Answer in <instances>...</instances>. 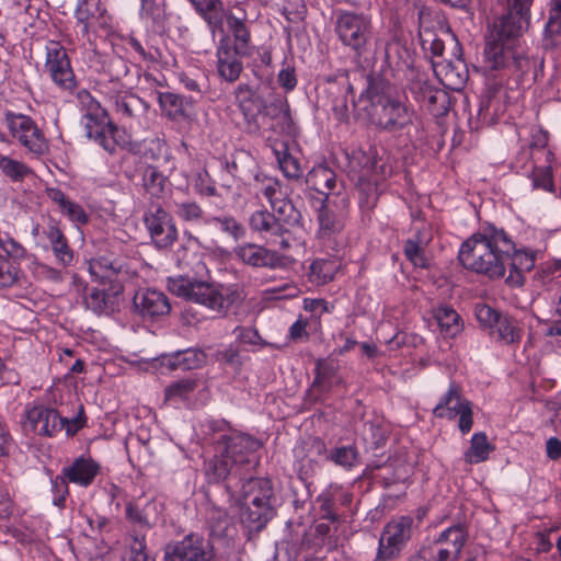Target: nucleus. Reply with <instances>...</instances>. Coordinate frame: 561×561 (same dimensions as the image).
Returning a JSON list of instances; mask_svg holds the SVG:
<instances>
[{
  "mask_svg": "<svg viewBox=\"0 0 561 561\" xmlns=\"http://www.w3.org/2000/svg\"><path fill=\"white\" fill-rule=\"evenodd\" d=\"M514 243L503 230L484 229L467 239L459 251L461 264L491 278L504 277Z\"/></svg>",
  "mask_w": 561,
  "mask_h": 561,
  "instance_id": "nucleus-1",
  "label": "nucleus"
},
{
  "mask_svg": "<svg viewBox=\"0 0 561 561\" xmlns=\"http://www.w3.org/2000/svg\"><path fill=\"white\" fill-rule=\"evenodd\" d=\"M168 288L172 294L201 304L218 313L227 312L230 307L245 298L243 288L237 285L220 289L214 284L184 276L169 278Z\"/></svg>",
  "mask_w": 561,
  "mask_h": 561,
  "instance_id": "nucleus-2",
  "label": "nucleus"
},
{
  "mask_svg": "<svg viewBox=\"0 0 561 561\" xmlns=\"http://www.w3.org/2000/svg\"><path fill=\"white\" fill-rule=\"evenodd\" d=\"M256 448L257 443L244 434L233 431L221 434L215 442V455L207 472L215 480L226 479L228 476L240 477L250 465L249 454Z\"/></svg>",
  "mask_w": 561,
  "mask_h": 561,
  "instance_id": "nucleus-3",
  "label": "nucleus"
},
{
  "mask_svg": "<svg viewBox=\"0 0 561 561\" xmlns=\"http://www.w3.org/2000/svg\"><path fill=\"white\" fill-rule=\"evenodd\" d=\"M375 87L368 89L369 115L374 124L389 131L401 130L413 124L415 114L412 110L389 94L375 93Z\"/></svg>",
  "mask_w": 561,
  "mask_h": 561,
  "instance_id": "nucleus-4",
  "label": "nucleus"
},
{
  "mask_svg": "<svg viewBox=\"0 0 561 561\" xmlns=\"http://www.w3.org/2000/svg\"><path fill=\"white\" fill-rule=\"evenodd\" d=\"M273 496L272 482L268 479H249L242 485L241 505L244 518L256 527H262L274 515L271 505Z\"/></svg>",
  "mask_w": 561,
  "mask_h": 561,
  "instance_id": "nucleus-5",
  "label": "nucleus"
},
{
  "mask_svg": "<svg viewBox=\"0 0 561 561\" xmlns=\"http://www.w3.org/2000/svg\"><path fill=\"white\" fill-rule=\"evenodd\" d=\"M510 21H500L495 25L484 48V67L489 70H500L516 64L522 67V58L515 50V37L507 33Z\"/></svg>",
  "mask_w": 561,
  "mask_h": 561,
  "instance_id": "nucleus-6",
  "label": "nucleus"
},
{
  "mask_svg": "<svg viewBox=\"0 0 561 561\" xmlns=\"http://www.w3.org/2000/svg\"><path fill=\"white\" fill-rule=\"evenodd\" d=\"M467 530L455 525L444 530L428 547L422 548L409 561H455L467 540Z\"/></svg>",
  "mask_w": 561,
  "mask_h": 561,
  "instance_id": "nucleus-7",
  "label": "nucleus"
},
{
  "mask_svg": "<svg viewBox=\"0 0 561 561\" xmlns=\"http://www.w3.org/2000/svg\"><path fill=\"white\" fill-rule=\"evenodd\" d=\"M433 413L440 419L454 420L459 416L458 427L462 434L471 431L473 424L472 404L463 398L461 388L450 383L447 392L440 398Z\"/></svg>",
  "mask_w": 561,
  "mask_h": 561,
  "instance_id": "nucleus-8",
  "label": "nucleus"
},
{
  "mask_svg": "<svg viewBox=\"0 0 561 561\" xmlns=\"http://www.w3.org/2000/svg\"><path fill=\"white\" fill-rule=\"evenodd\" d=\"M5 123L11 136L30 153L39 157L48 150V144L42 129L30 116L8 114Z\"/></svg>",
  "mask_w": 561,
  "mask_h": 561,
  "instance_id": "nucleus-9",
  "label": "nucleus"
},
{
  "mask_svg": "<svg viewBox=\"0 0 561 561\" xmlns=\"http://www.w3.org/2000/svg\"><path fill=\"white\" fill-rule=\"evenodd\" d=\"M46 57L44 70L53 82L64 90L76 87V77L66 48L58 42L50 41L45 47Z\"/></svg>",
  "mask_w": 561,
  "mask_h": 561,
  "instance_id": "nucleus-10",
  "label": "nucleus"
},
{
  "mask_svg": "<svg viewBox=\"0 0 561 561\" xmlns=\"http://www.w3.org/2000/svg\"><path fill=\"white\" fill-rule=\"evenodd\" d=\"M335 31L345 46L360 54L370 35V22L363 14L344 12L337 16Z\"/></svg>",
  "mask_w": 561,
  "mask_h": 561,
  "instance_id": "nucleus-11",
  "label": "nucleus"
},
{
  "mask_svg": "<svg viewBox=\"0 0 561 561\" xmlns=\"http://www.w3.org/2000/svg\"><path fill=\"white\" fill-rule=\"evenodd\" d=\"M213 545L197 534H190L165 548L164 561H211Z\"/></svg>",
  "mask_w": 561,
  "mask_h": 561,
  "instance_id": "nucleus-12",
  "label": "nucleus"
},
{
  "mask_svg": "<svg viewBox=\"0 0 561 561\" xmlns=\"http://www.w3.org/2000/svg\"><path fill=\"white\" fill-rule=\"evenodd\" d=\"M411 517H400L388 523L379 540L377 561L394 559L411 537Z\"/></svg>",
  "mask_w": 561,
  "mask_h": 561,
  "instance_id": "nucleus-13",
  "label": "nucleus"
},
{
  "mask_svg": "<svg viewBox=\"0 0 561 561\" xmlns=\"http://www.w3.org/2000/svg\"><path fill=\"white\" fill-rule=\"evenodd\" d=\"M145 226L152 242L160 249H168L178 239V229L172 217L160 205L151 206L144 216Z\"/></svg>",
  "mask_w": 561,
  "mask_h": 561,
  "instance_id": "nucleus-14",
  "label": "nucleus"
},
{
  "mask_svg": "<svg viewBox=\"0 0 561 561\" xmlns=\"http://www.w3.org/2000/svg\"><path fill=\"white\" fill-rule=\"evenodd\" d=\"M249 226L265 240L266 244L278 247L280 250L290 248L288 231L272 213L254 211L249 218Z\"/></svg>",
  "mask_w": 561,
  "mask_h": 561,
  "instance_id": "nucleus-15",
  "label": "nucleus"
},
{
  "mask_svg": "<svg viewBox=\"0 0 561 561\" xmlns=\"http://www.w3.org/2000/svg\"><path fill=\"white\" fill-rule=\"evenodd\" d=\"M67 420L61 417L55 409L46 405H34L25 410L23 428L42 436H53L60 432Z\"/></svg>",
  "mask_w": 561,
  "mask_h": 561,
  "instance_id": "nucleus-16",
  "label": "nucleus"
},
{
  "mask_svg": "<svg viewBox=\"0 0 561 561\" xmlns=\"http://www.w3.org/2000/svg\"><path fill=\"white\" fill-rule=\"evenodd\" d=\"M100 470L101 466L98 461L91 457L81 456L62 469V477L53 480V488L56 490L62 489L64 493H67L66 480L81 486H89L100 473Z\"/></svg>",
  "mask_w": 561,
  "mask_h": 561,
  "instance_id": "nucleus-17",
  "label": "nucleus"
},
{
  "mask_svg": "<svg viewBox=\"0 0 561 561\" xmlns=\"http://www.w3.org/2000/svg\"><path fill=\"white\" fill-rule=\"evenodd\" d=\"M88 271L94 282L113 287L124 286L131 277L129 268L118 260L105 256L94 257L88 262Z\"/></svg>",
  "mask_w": 561,
  "mask_h": 561,
  "instance_id": "nucleus-18",
  "label": "nucleus"
},
{
  "mask_svg": "<svg viewBox=\"0 0 561 561\" xmlns=\"http://www.w3.org/2000/svg\"><path fill=\"white\" fill-rule=\"evenodd\" d=\"M334 204V201L331 198H325L322 207L319 209L317 238L322 242H329L344 229L345 213L343 209L335 211L333 208Z\"/></svg>",
  "mask_w": 561,
  "mask_h": 561,
  "instance_id": "nucleus-19",
  "label": "nucleus"
},
{
  "mask_svg": "<svg viewBox=\"0 0 561 561\" xmlns=\"http://www.w3.org/2000/svg\"><path fill=\"white\" fill-rule=\"evenodd\" d=\"M216 55L219 77L230 83L237 81L243 70V65L239 54L232 49L229 37L225 36L219 41Z\"/></svg>",
  "mask_w": 561,
  "mask_h": 561,
  "instance_id": "nucleus-20",
  "label": "nucleus"
},
{
  "mask_svg": "<svg viewBox=\"0 0 561 561\" xmlns=\"http://www.w3.org/2000/svg\"><path fill=\"white\" fill-rule=\"evenodd\" d=\"M236 103L241 111L250 131L260 129L259 115L262 110V100L248 84H239L234 90Z\"/></svg>",
  "mask_w": 561,
  "mask_h": 561,
  "instance_id": "nucleus-21",
  "label": "nucleus"
},
{
  "mask_svg": "<svg viewBox=\"0 0 561 561\" xmlns=\"http://www.w3.org/2000/svg\"><path fill=\"white\" fill-rule=\"evenodd\" d=\"M234 255L244 264L253 267L274 268L282 262L276 251L255 243H244L234 249Z\"/></svg>",
  "mask_w": 561,
  "mask_h": 561,
  "instance_id": "nucleus-22",
  "label": "nucleus"
},
{
  "mask_svg": "<svg viewBox=\"0 0 561 561\" xmlns=\"http://www.w3.org/2000/svg\"><path fill=\"white\" fill-rule=\"evenodd\" d=\"M87 136L96 141L106 151L115 150L114 133L116 127L110 122L107 113L83 117Z\"/></svg>",
  "mask_w": 561,
  "mask_h": 561,
  "instance_id": "nucleus-23",
  "label": "nucleus"
},
{
  "mask_svg": "<svg viewBox=\"0 0 561 561\" xmlns=\"http://www.w3.org/2000/svg\"><path fill=\"white\" fill-rule=\"evenodd\" d=\"M433 69L442 84L450 90L458 91L467 82L468 71L460 58L454 61L446 59L433 61Z\"/></svg>",
  "mask_w": 561,
  "mask_h": 561,
  "instance_id": "nucleus-24",
  "label": "nucleus"
},
{
  "mask_svg": "<svg viewBox=\"0 0 561 561\" xmlns=\"http://www.w3.org/2000/svg\"><path fill=\"white\" fill-rule=\"evenodd\" d=\"M134 306L144 317L150 318L167 316L171 310L168 297L163 293L153 289L136 293Z\"/></svg>",
  "mask_w": 561,
  "mask_h": 561,
  "instance_id": "nucleus-25",
  "label": "nucleus"
},
{
  "mask_svg": "<svg viewBox=\"0 0 561 561\" xmlns=\"http://www.w3.org/2000/svg\"><path fill=\"white\" fill-rule=\"evenodd\" d=\"M124 286L116 285L107 289L94 288L85 298L88 308L95 313H111L119 308Z\"/></svg>",
  "mask_w": 561,
  "mask_h": 561,
  "instance_id": "nucleus-26",
  "label": "nucleus"
},
{
  "mask_svg": "<svg viewBox=\"0 0 561 561\" xmlns=\"http://www.w3.org/2000/svg\"><path fill=\"white\" fill-rule=\"evenodd\" d=\"M43 233L49 241L56 260L61 265L68 266L73 260V252L60 228V222L53 217H48L47 226Z\"/></svg>",
  "mask_w": 561,
  "mask_h": 561,
  "instance_id": "nucleus-27",
  "label": "nucleus"
},
{
  "mask_svg": "<svg viewBox=\"0 0 561 561\" xmlns=\"http://www.w3.org/2000/svg\"><path fill=\"white\" fill-rule=\"evenodd\" d=\"M433 317L444 337L454 339L463 329V323L458 312L448 306H439L433 310Z\"/></svg>",
  "mask_w": 561,
  "mask_h": 561,
  "instance_id": "nucleus-28",
  "label": "nucleus"
},
{
  "mask_svg": "<svg viewBox=\"0 0 561 561\" xmlns=\"http://www.w3.org/2000/svg\"><path fill=\"white\" fill-rule=\"evenodd\" d=\"M507 266H510V274L506 277V283L512 286H520L524 283V273L531 271L535 266V256L527 252L513 250Z\"/></svg>",
  "mask_w": 561,
  "mask_h": 561,
  "instance_id": "nucleus-29",
  "label": "nucleus"
},
{
  "mask_svg": "<svg viewBox=\"0 0 561 561\" xmlns=\"http://www.w3.org/2000/svg\"><path fill=\"white\" fill-rule=\"evenodd\" d=\"M490 335L496 342L511 345L519 343L523 330L515 319L502 316L490 331Z\"/></svg>",
  "mask_w": 561,
  "mask_h": 561,
  "instance_id": "nucleus-30",
  "label": "nucleus"
},
{
  "mask_svg": "<svg viewBox=\"0 0 561 561\" xmlns=\"http://www.w3.org/2000/svg\"><path fill=\"white\" fill-rule=\"evenodd\" d=\"M229 30L233 35V44H231L234 53L240 57H249L252 55L251 35L243 21L233 15H227Z\"/></svg>",
  "mask_w": 561,
  "mask_h": 561,
  "instance_id": "nucleus-31",
  "label": "nucleus"
},
{
  "mask_svg": "<svg viewBox=\"0 0 561 561\" xmlns=\"http://www.w3.org/2000/svg\"><path fill=\"white\" fill-rule=\"evenodd\" d=\"M533 0H508V14L500 21H510L507 33L511 35H519L525 24L529 7Z\"/></svg>",
  "mask_w": 561,
  "mask_h": 561,
  "instance_id": "nucleus-32",
  "label": "nucleus"
},
{
  "mask_svg": "<svg viewBox=\"0 0 561 561\" xmlns=\"http://www.w3.org/2000/svg\"><path fill=\"white\" fill-rule=\"evenodd\" d=\"M307 183L312 190L330 198L329 193L336 185V176L330 168L317 165L308 173Z\"/></svg>",
  "mask_w": 561,
  "mask_h": 561,
  "instance_id": "nucleus-33",
  "label": "nucleus"
},
{
  "mask_svg": "<svg viewBox=\"0 0 561 561\" xmlns=\"http://www.w3.org/2000/svg\"><path fill=\"white\" fill-rule=\"evenodd\" d=\"M190 2L211 26L213 31L221 28L226 12L220 0H190Z\"/></svg>",
  "mask_w": 561,
  "mask_h": 561,
  "instance_id": "nucleus-34",
  "label": "nucleus"
},
{
  "mask_svg": "<svg viewBox=\"0 0 561 561\" xmlns=\"http://www.w3.org/2000/svg\"><path fill=\"white\" fill-rule=\"evenodd\" d=\"M206 359L207 356L202 350L188 348L173 357H163L162 363L172 369L181 367L182 369L191 370L202 367Z\"/></svg>",
  "mask_w": 561,
  "mask_h": 561,
  "instance_id": "nucleus-35",
  "label": "nucleus"
},
{
  "mask_svg": "<svg viewBox=\"0 0 561 561\" xmlns=\"http://www.w3.org/2000/svg\"><path fill=\"white\" fill-rule=\"evenodd\" d=\"M339 267L334 260L318 259L310 265L309 279L318 286L324 285L334 278Z\"/></svg>",
  "mask_w": 561,
  "mask_h": 561,
  "instance_id": "nucleus-36",
  "label": "nucleus"
},
{
  "mask_svg": "<svg viewBox=\"0 0 561 561\" xmlns=\"http://www.w3.org/2000/svg\"><path fill=\"white\" fill-rule=\"evenodd\" d=\"M492 450L493 446L488 442L485 433H476L470 440L469 449L463 454V459L470 465L479 463L485 461Z\"/></svg>",
  "mask_w": 561,
  "mask_h": 561,
  "instance_id": "nucleus-37",
  "label": "nucleus"
},
{
  "mask_svg": "<svg viewBox=\"0 0 561 561\" xmlns=\"http://www.w3.org/2000/svg\"><path fill=\"white\" fill-rule=\"evenodd\" d=\"M197 382L194 379L186 378L170 383L164 390V401L171 404L187 400L195 391Z\"/></svg>",
  "mask_w": 561,
  "mask_h": 561,
  "instance_id": "nucleus-38",
  "label": "nucleus"
},
{
  "mask_svg": "<svg viewBox=\"0 0 561 561\" xmlns=\"http://www.w3.org/2000/svg\"><path fill=\"white\" fill-rule=\"evenodd\" d=\"M426 245L427 241L422 240L419 236L407 240L403 249L404 255L415 267H428V260L425 255Z\"/></svg>",
  "mask_w": 561,
  "mask_h": 561,
  "instance_id": "nucleus-39",
  "label": "nucleus"
},
{
  "mask_svg": "<svg viewBox=\"0 0 561 561\" xmlns=\"http://www.w3.org/2000/svg\"><path fill=\"white\" fill-rule=\"evenodd\" d=\"M1 172L14 182H21L33 174V170L25 163L0 153Z\"/></svg>",
  "mask_w": 561,
  "mask_h": 561,
  "instance_id": "nucleus-40",
  "label": "nucleus"
},
{
  "mask_svg": "<svg viewBox=\"0 0 561 561\" xmlns=\"http://www.w3.org/2000/svg\"><path fill=\"white\" fill-rule=\"evenodd\" d=\"M546 32L552 38V46L561 45V0L551 1L550 16Z\"/></svg>",
  "mask_w": 561,
  "mask_h": 561,
  "instance_id": "nucleus-41",
  "label": "nucleus"
},
{
  "mask_svg": "<svg viewBox=\"0 0 561 561\" xmlns=\"http://www.w3.org/2000/svg\"><path fill=\"white\" fill-rule=\"evenodd\" d=\"M329 458L337 466L351 469L359 462V454L354 446H343L331 451Z\"/></svg>",
  "mask_w": 561,
  "mask_h": 561,
  "instance_id": "nucleus-42",
  "label": "nucleus"
},
{
  "mask_svg": "<svg viewBox=\"0 0 561 561\" xmlns=\"http://www.w3.org/2000/svg\"><path fill=\"white\" fill-rule=\"evenodd\" d=\"M115 108L125 118H131L141 108V101L134 94L125 93L115 98Z\"/></svg>",
  "mask_w": 561,
  "mask_h": 561,
  "instance_id": "nucleus-43",
  "label": "nucleus"
},
{
  "mask_svg": "<svg viewBox=\"0 0 561 561\" xmlns=\"http://www.w3.org/2000/svg\"><path fill=\"white\" fill-rule=\"evenodd\" d=\"M175 214L184 221L198 222L204 218L202 207L195 202H182L175 204Z\"/></svg>",
  "mask_w": 561,
  "mask_h": 561,
  "instance_id": "nucleus-44",
  "label": "nucleus"
},
{
  "mask_svg": "<svg viewBox=\"0 0 561 561\" xmlns=\"http://www.w3.org/2000/svg\"><path fill=\"white\" fill-rule=\"evenodd\" d=\"M18 263L10 261V259L3 255H0V287L13 285L18 279Z\"/></svg>",
  "mask_w": 561,
  "mask_h": 561,
  "instance_id": "nucleus-45",
  "label": "nucleus"
},
{
  "mask_svg": "<svg viewBox=\"0 0 561 561\" xmlns=\"http://www.w3.org/2000/svg\"><path fill=\"white\" fill-rule=\"evenodd\" d=\"M255 181L261 184L260 192L267 198L271 206L276 208V201L280 194L279 182L272 178H260L259 175L255 176Z\"/></svg>",
  "mask_w": 561,
  "mask_h": 561,
  "instance_id": "nucleus-46",
  "label": "nucleus"
},
{
  "mask_svg": "<svg viewBox=\"0 0 561 561\" xmlns=\"http://www.w3.org/2000/svg\"><path fill=\"white\" fill-rule=\"evenodd\" d=\"M423 48L430 50L434 57H442L445 49V42L435 33L424 30L421 33Z\"/></svg>",
  "mask_w": 561,
  "mask_h": 561,
  "instance_id": "nucleus-47",
  "label": "nucleus"
},
{
  "mask_svg": "<svg viewBox=\"0 0 561 561\" xmlns=\"http://www.w3.org/2000/svg\"><path fill=\"white\" fill-rule=\"evenodd\" d=\"M0 248L8 254V259L15 263L26 254L24 247L8 234L0 237Z\"/></svg>",
  "mask_w": 561,
  "mask_h": 561,
  "instance_id": "nucleus-48",
  "label": "nucleus"
},
{
  "mask_svg": "<svg viewBox=\"0 0 561 561\" xmlns=\"http://www.w3.org/2000/svg\"><path fill=\"white\" fill-rule=\"evenodd\" d=\"M78 100L84 112L83 117L106 113L101 104L85 90L78 92Z\"/></svg>",
  "mask_w": 561,
  "mask_h": 561,
  "instance_id": "nucleus-49",
  "label": "nucleus"
},
{
  "mask_svg": "<svg viewBox=\"0 0 561 561\" xmlns=\"http://www.w3.org/2000/svg\"><path fill=\"white\" fill-rule=\"evenodd\" d=\"M165 0H141V11L146 16L151 18L153 21L164 20Z\"/></svg>",
  "mask_w": 561,
  "mask_h": 561,
  "instance_id": "nucleus-50",
  "label": "nucleus"
},
{
  "mask_svg": "<svg viewBox=\"0 0 561 561\" xmlns=\"http://www.w3.org/2000/svg\"><path fill=\"white\" fill-rule=\"evenodd\" d=\"M159 104L170 117H176L182 113V99L173 93H161Z\"/></svg>",
  "mask_w": 561,
  "mask_h": 561,
  "instance_id": "nucleus-51",
  "label": "nucleus"
},
{
  "mask_svg": "<svg viewBox=\"0 0 561 561\" xmlns=\"http://www.w3.org/2000/svg\"><path fill=\"white\" fill-rule=\"evenodd\" d=\"M278 164L284 175L288 179H299L302 175V170L300 168L297 159L291 157L290 154L284 153L282 156L278 154Z\"/></svg>",
  "mask_w": 561,
  "mask_h": 561,
  "instance_id": "nucleus-52",
  "label": "nucleus"
},
{
  "mask_svg": "<svg viewBox=\"0 0 561 561\" xmlns=\"http://www.w3.org/2000/svg\"><path fill=\"white\" fill-rule=\"evenodd\" d=\"M76 18L78 22L82 24L84 33H88L89 30L94 26L95 16L91 12V4L88 0H78Z\"/></svg>",
  "mask_w": 561,
  "mask_h": 561,
  "instance_id": "nucleus-53",
  "label": "nucleus"
},
{
  "mask_svg": "<svg viewBox=\"0 0 561 561\" xmlns=\"http://www.w3.org/2000/svg\"><path fill=\"white\" fill-rule=\"evenodd\" d=\"M477 320L484 328L493 329L497 320L502 317L488 305H478L474 309Z\"/></svg>",
  "mask_w": 561,
  "mask_h": 561,
  "instance_id": "nucleus-54",
  "label": "nucleus"
},
{
  "mask_svg": "<svg viewBox=\"0 0 561 561\" xmlns=\"http://www.w3.org/2000/svg\"><path fill=\"white\" fill-rule=\"evenodd\" d=\"M216 360L230 365L233 368H240L242 362L240 359V351L234 345H229L217 350L215 354Z\"/></svg>",
  "mask_w": 561,
  "mask_h": 561,
  "instance_id": "nucleus-55",
  "label": "nucleus"
},
{
  "mask_svg": "<svg viewBox=\"0 0 561 561\" xmlns=\"http://www.w3.org/2000/svg\"><path fill=\"white\" fill-rule=\"evenodd\" d=\"M145 186L153 194L160 193L165 184V178L154 167H148L144 176Z\"/></svg>",
  "mask_w": 561,
  "mask_h": 561,
  "instance_id": "nucleus-56",
  "label": "nucleus"
},
{
  "mask_svg": "<svg viewBox=\"0 0 561 561\" xmlns=\"http://www.w3.org/2000/svg\"><path fill=\"white\" fill-rule=\"evenodd\" d=\"M533 183L535 187L552 192L553 181L551 169L549 167L536 168L533 171Z\"/></svg>",
  "mask_w": 561,
  "mask_h": 561,
  "instance_id": "nucleus-57",
  "label": "nucleus"
},
{
  "mask_svg": "<svg viewBox=\"0 0 561 561\" xmlns=\"http://www.w3.org/2000/svg\"><path fill=\"white\" fill-rule=\"evenodd\" d=\"M145 542L138 538H134L125 550L122 561H147V553L145 551Z\"/></svg>",
  "mask_w": 561,
  "mask_h": 561,
  "instance_id": "nucleus-58",
  "label": "nucleus"
},
{
  "mask_svg": "<svg viewBox=\"0 0 561 561\" xmlns=\"http://www.w3.org/2000/svg\"><path fill=\"white\" fill-rule=\"evenodd\" d=\"M208 222L219 224L221 229L231 234L236 240L244 236V228L231 217L213 218Z\"/></svg>",
  "mask_w": 561,
  "mask_h": 561,
  "instance_id": "nucleus-59",
  "label": "nucleus"
},
{
  "mask_svg": "<svg viewBox=\"0 0 561 561\" xmlns=\"http://www.w3.org/2000/svg\"><path fill=\"white\" fill-rule=\"evenodd\" d=\"M236 337L240 343L249 345H261L262 339L257 330L253 328L239 327L234 330Z\"/></svg>",
  "mask_w": 561,
  "mask_h": 561,
  "instance_id": "nucleus-60",
  "label": "nucleus"
},
{
  "mask_svg": "<svg viewBox=\"0 0 561 561\" xmlns=\"http://www.w3.org/2000/svg\"><path fill=\"white\" fill-rule=\"evenodd\" d=\"M60 213L67 216L71 221L80 225H85L89 220L84 209L73 201L70 202V206H67Z\"/></svg>",
  "mask_w": 561,
  "mask_h": 561,
  "instance_id": "nucleus-61",
  "label": "nucleus"
},
{
  "mask_svg": "<svg viewBox=\"0 0 561 561\" xmlns=\"http://www.w3.org/2000/svg\"><path fill=\"white\" fill-rule=\"evenodd\" d=\"M304 308L307 311L313 312L318 317H320L324 312H329L330 311L329 304L324 299H309V298H306L304 300Z\"/></svg>",
  "mask_w": 561,
  "mask_h": 561,
  "instance_id": "nucleus-62",
  "label": "nucleus"
},
{
  "mask_svg": "<svg viewBox=\"0 0 561 561\" xmlns=\"http://www.w3.org/2000/svg\"><path fill=\"white\" fill-rule=\"evenodd\" d=\"M368 173V170L364 171V174L359 176L357 186L363 194H366L368 198L373 199V203L376 201L377 196V185L371 180H366L365 175Z\"/></svg>",
  "mask_w": 561,
  "mask_h": 561,
  "instance_id": "nucleus-63",
  "label": "nucleus"
},
{
  "mask_svg": "<svg viewBox=\"0 0 561 561\" xmlns=\"http://www.w3.org/2000/svg\"><path fill=\"white\" fill-rule=\"evenodd\" d=\"M307 320L299 318L296 322L293 323V325L289 329V336L294 341H301L304 339H307Z\"/></svg>",
  "mask_w": 561,
  "mask_h": 561,
  "instance_id": "nucleus-64",
  "label": "nucleus"
}]
</instances>
